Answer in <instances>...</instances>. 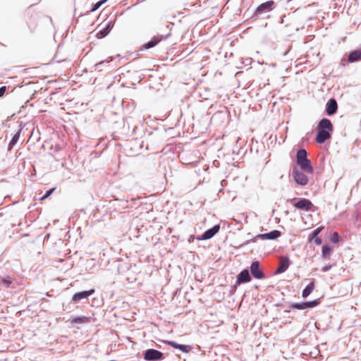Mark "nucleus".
Masks as SVG:
<instances>
[{"mask_svg": "<svg viewBox=\"0 0 361 361\" xmlns=\"http://www.w3.org/2000/svg\"><path fill=\"white\" fill-rule=\"evenodd\" d=\"M55 190V188H51L49 190H48L46 192H45V197H49L52 193Z\"/></svg>", "mask_w": 361, "mask_h": 361, "instance_id": "30", "label": "nucleus"}, {"mask_svg": "<svg viewBox=\"0 0 361 361\" xmlns=\"http://www.w3.org/2000/svg\"><path fill=\"white\" fill-rule=\"evenodd\" d=\"M322 227H319L314 229L310 234L311 238L314 240V242L316 245H319L322 243V240L318 237V235L322 230Z\"/></svg>", "mask_w": 361, "mask_h": 361, "instance_id": "22", "label": "nucleus"}, {"mask_svg": "<svg viewBox=\"0 0 361 361\" xmlns=\"http://www.w3.org/2000/svg\"><path fill=\"white\" fill-rule=\"evenodd\" d=\"M6 89L7 88L6 86L0 87V97H2L4 95L6 91Z\"/></svg>", "mask_w": 361, "mask_h": 361, "instance_id": "29", "label": "nucleus"}, {"mask_svg": "<svg viewBox=\"0 0 361 361\" xmlns=\"http://www.w3.org/2000/svg\"><path fill=\"white\" fill-rule=\"evenodd\" d=\"M104 62H105V61H100V62H99V63H96V64L94 65V68H95V69H98V68L100 67V66H102Z\"/></svg>", "mask_w": 361, "mask_h": 361, "instance_id": "35", "label": "nucleus"}, {"mask_svg": "<svg viewBox=\"0 0 361 361\" xmlns=\"http://www.w3.org/2000/svg\"><path fill=\"white\" fill-rule=\"evenodd\" d=\"M47 197H45V195H44L41 198L40 200H44L45 199H47Z\"/></svg>", "mask_w": 361, "mask_h": 361, "instance_id": "38", "label": "nucleus"}, {"mask_svg": "<svg viewBox=\"0 0 361 361\" xmlns=\"http://www.w3.org/2000/svg\"><path fill=\"white\" fill-rule=\"evenodd\" d=\"M286 18V16L285 15H283L281 17V23L283 24L284 23V18Z\"/></svg>", "mask_w": 361, "mask_h": 361, "instance_id": "36", "label": "nucleus"}, {"mask_svg": "<svg viewBox=\"0 0 361 361\" xmlns=\"http://www.w3.org/2000/svg\"><path fill=\"white\" fill-rule=\"evenodd\" d=\"M338 111V104L335 99L328 100L326 104V112L328 116L334 115Z\"/></svg>", "mask_w": 361, "mask_h": 361, "instance_id": "18", "label": "nucleus"}, {"mask_svg": "<svg viewBox=\"0 0 361 361\" xmlns=\"http://www.w3.org/2000/svg\"><path fill=\"white\" fill-rule=\"evenodd\" d=\"M250 272L252 277L255 279L262 280L267 278L259 262L257 260H254L251 262L250 266Z\"/></svg>", "mask_w": 361, "mask_h": 361, "instance_id": "4", "label": "nucleus"}, {"mask_svg": "<svg viewBox=\"0 0 361 361\" xmlns=\"http://www.w3.org/2000/svg\"><path fill=\"white\" fill-rule=\"evenodd\" d=\"M290 265V261L288 257H287V256L281 257L279 259V266L276 268V269L275 270L274 274H280L284 273L288 269Z\"/></svg>", "mask_w": 361, "mask_h": 361, "instance_id": "12", "label": "nucleus"}, {"mask_svg": "<svg viewBox=\"0 0 361 361\" xmlns=\"http://www.w3.org/2000/svg\"><path fill=\"white\" fill-rule=\"evenodd\" d=\"M346 56V62L348 63H353L361 61V50L356 49L350 51L345 54Z\"/></svg>", "mask_w": 361, "mask_h": 361, "instance_id": "11", "label": "nucleus"}, {"mask_svg": "<svg viewBox=\"0 0 361 361\" xmlns=\"http://www.w3.org/2000/svg\"><path fill=\"white\" fill-rule=\"evenodd\" d=\"M281 235V231L278 230H273L270 232L258 234L255 236L256 238H259L261 240H276Z\"/></svg>", "mask_w": 361, "mask_h": 361, "instance_id": "15", "label": "nucleus"}, {"mask_svg": "<svg viewBox=\"0 0 361 361\" xmlns=\"http://www.w3.org/2000/svg\"><path fill=\"white\" fill-rule=\"evenodd\" d=\"M171 35L170 33L166 35H157L153 37L149 42L145 43L142 45L143 49H149L154 47H155L159 42L161 40L166 39L169 36Z\"/></svg>", "mask_w": 361, "mask_h": 361, "instance_id": "10", "label": "nucleus"}, {"mask_svg": "<svg viewBox=\"0 0 361 361\" xmlns=\"http://www.w3.org/2000/svg\"><path fill=\"white\" fill-rule=\"evenodd\" d=\"M332 267V265L329 264V265H325L322 268V270L324 271V272H326L328 271H329Z\"/></svg>", "mask_w": 361, "mask_h": 361, "instance_id": "32", "label": "nucleus"}, {"mask_svg": "<svg viewBox=\"0 0 361 361\" xmlns=\"http://www.w3.org/2000/svg\"><path fill=\"white\" fill-rule=\"evenodd\" d=\"M252 281V276L248 269H244L236 276V286L249 283Z\"/></svg>", "mask_w": 361, "mask_h": 361, "instance_id": "8", "label": "nucleus"}, {"mask_svg": "<svg viewBox=\"0 0 361 361\" xmlns=\"http://www.w3.org/2000/svg\"><path fill=\"white\" fill-rule=\"evenodd\" d=\"M142 356L145 361H161L165 358V355L162 352L154 348L144 350Z\"/></svg>", "mask_w": 361, "mask_h": 361, "instance_id": "2", "label": "nucleus"}, {"mask_svg": "<svg viewBox=\"0 0 361 361\" xmlns=\"http://www.w3.org/2000/svg\"><path fill=\"white\" fill-rule=\"evenodd\" d=\"M95 290L94 288H91L87 290H82L80 292L75 293L72 297V301L75 303H78L82 300L87 299L90 295L94 294Z\"/></svg>", "mask_w": 361, "mask_h": 361, "instance_id": "9", "label": "nucleus"}, {"mask_svg": "<svg viewBox=\"0 0 361 361\" xmlns=\"http://www.w3.org/2000/svg\"><path fill=\"white\" fill-rule=\"evenodd\" d=\"M12 283V279L10 276H5L1 279L0 286L4 288H8Z\"/></svg>", "mask_w": 361, "mask_h": 361, "instance_id": "25", "label": "nucleus"}, {"mask_svg": "<svg viewBox=\"0 0 361 361\" xmlns=\"http://www.w3.org/2000/svg\"><path fill=\"white\" fill-rule=\"evenodd\" d=\"M340 240H341V237H340L339 234L336 232H334L332 234L331 241L334 243H338Z\"/></svg>", "mask_w": 361, "mask_h": 361, "instance_id": "27", "label": "nucleus"}, {"mask_svg": "<svg viewBox=\"0 0 361 361\" xmlns=\"http://www.w3.org/2000/svg\"><path fill=\"white\" fill-rule=\"evenodd\" d=\"M292 176L295 182L299 185L305 186L308 183L309 179L307 176L296 166L293 167Z\"/></svg>", "mask_w": 361, "mask_h": 361, "instance_id": "7", "label": "nucleus"}, {"mask_svg": "<svg viewBox=\"0 0 361 361\" xmlns=\"http://www.w3.org/2000/svg\"><path fill=\"white\" fill-rule=\"evenodd\" d=\"M108 0H100L95 4H93L91 6L90 12H94L97 9H99L104 4H105Z\"/></svg>", "mask_w": 361, "mask_h": 361, "instance_id": "26", "label": "nucleus"}, {"mask_svg": "<svg viewBox=\"0 0 361 361\" xmlns=\"http://www.w3.org/2000/svg\"><path fill=\"white\" fill-rule=\"evenodd\" d=\"M296 164L305 172L307 173H313L314 169L312 166L311 161L307 158V152L304 148H300L296 153Z\"/></svg>", "mask_w": 361, "mask_h": 361, "instance_id": "1", "label": "nucleus"}, {"mask_svg": "<svg viewBox=\"0 0 361 361\" xmlns=\"http://www.w3.org/2000/svg\"><path fill=\"white\" fill-rule=\"evenodd\" d=\"M314 289V281H312L309 284H307L302 291V297L304 298H307L310 293Z\"/></svg>", "mask_w": 361, "mask_h": 361, "instance_id": "23", "label": "nucleus"}, {"mask_svg": "<svg viewBox=\"0 0 361 361\" xmlns=\"http://www.w3.org/2000/svg\"><path fill=\"white\" fill-rule=\"evenodd\" d=\"M219 229H220V225L216 224L214 226H212V228L205 231L201 235L200 238H199L198 239L202 240H209V239L212 238V237H214L219 231Z\"/></svg>", "mask_w": 361, "mask_h": 361, "instance_id": "13", "label": "nucleus"}, {"mask_svg": "<svg viewBox=\"0 0 361 361\" xmlns=\"http://www.w3.org/2000/svg\"><path fill=\"white\" fill-rule=\"evenodd\" d=\"M331 252H332V248L329 245H323L322 247V258H324V259L329 258L331 256Z\"/></svg>", "mask_w": 361, "mask_h": 361, "instance_id": "24", "label": "nucleus"}, {"mask_svg": "<svg viewBox=\"0 0 361 361\" xmlns=\"http://www.w3.org/2000/svg\"><path fill=\"white\" fill-rule=\"evenodd\" d=\"M347 64H348L347 62H346V56H343L341 59V63H340V66H346Z\"/></svg>", "mask_w": 361, "mask_h": 361, "instance_id": "33", "label": "nucleus"}, {"mask_svg": "<svg viewBox=\"0 0 361 361\" xmlns=\"http://www.w3.org/2000/svg\"><path fill=\"white\" fill-rule=\"evenodd\" d=\"M130 266L128 263H124L118 266V272H123L125 270H128Z\"/></svg>", "mask_w": 361, "mask_h": 361, "instance_id": "28", "label": "nucleus"}, {"mask_svg": "<svg viewBox=\"0 0 361 361\" xmlns=\"http://www.w3.org/2000/svg\"><path fill=\"white\" fill-rule=\"evenodd\" d=\"M294 207L298 209L303 210L305 212L314 211V206L312 202L307 198H299L296 202L293 203Z\"/></svg>", "mask_w": 361, "mask_h": 361, "instance_id": "6", "label": "nucleus"}, {"mask_svg": "<svg viewBox=\"0 0 361 361\" xmlns=\"http://www.w3.org/2000/svg\"><path fill=\"white\" fill-rule=\"evenodd\" d=\"M250 241H251V242H252V243H255V238H253V239H252L251 240H247V241H246V242H245L244 243L241 244V245L238 247V248H241V247H243L244 245H247V244L249 243V242H250Z\"/></svg>", "mask_w": 361, "mask_h": 361, "instance_id": "34", "label": "nucleus"}, {"mask_svg": "<svg viewBox=\"0 0 361 361\" xmlns=\"http://www.w3.org/2000/svg\"><path fill=\"white\" fill-rule=\"evenodd\" d=\"M317 128L326 130L331 132L334 130V126L331 121L326 118H323L319 121Z\"/></svg>", "mask_w": 361, "mask_h": 361, "instance_id": "20", "label": "nucleus"}, {"mask_svg": "<svg viewBox=\"0 0 361 361\" xmlns=\"http://www.w3.org/2000/svg\"><path fill=\"white\" fill-rule=\"evenodd\" d=\"M320 303V299L317 298L310 301L291 303L290 307L299 310H307L318 306Z\"/></svg>", "mask_w": 361, "mask_h": 361, "instance_id": "5", "label": "nucleus"}, {"mask_svg": "<svg viewBox=\"0 0 361 361\" xmlns=\"http://www.w3.org/2000/svg\"><path fill=\"white\" fill-rule=\"evenodd\" d=\"M331 131L317 128V133L315 138L316 142L319 144L324 143L327 140L331 138Z\"/></svg>", "mask_w": 361, "mask_h": 361, "instance_id": "14", "label": "nucleus"}, {"mask_svg": "<svg viewBox=\"0 0 361 361\" xmlns=\"http://www.w3.org/2000/svg\"><path fill=\"white\" fill-rule=\"evenodd\" d=\"M238 286H236V282H235V284L231 286V290H230V293L231 294H234L236 292Z\"/></svg>", "mask_w": 361, "mask_h": 361, "instance_id": "31", "label": "nucleus"}, {"mask_svg": "<svg viewBox=\"0 0 361 361\" xmlns=\"http://www.w3.org/2000/svg\"><path fill=\"white\" fill-rule=\"evenodd\" d=\"M164 343L185 353H188L193 348L190 345L179 344L173 341H164Z\"/></svg>", "mask_w": 361, "mask_h": 361, "instance_id": "16", "label": "nucleus"}, {"mask_svg": "<svg viewBox=\"0 0 361 361\" xmlns=\"http://www.w3.org/2000/svg\"><path fill=\"white\" fill-rule=\"evenodd\" d=\"M22 126L20 124L18 128L15 130L13 135H12V138L10 140L8 145V151H11L14 146L16 145L18 141L19 140V138L20 137V134L22 133Z\"/></svg>", "mask_w": 361, "mask_h": 361, "instance_id": "17", "label": "nucleus"}, {"mask_svg": "<svg viewBox=\"0 0 361 361\" xmlns=\"http://www.w3.org/2000/svg\"><path fill=\"white\" fill-rule=\"evenodd\" d=\"M71 324H82L90 322V317L85 316H77L71 318L70 320Z\"/></svg>", "mask_w": 361, "mask_h": 361, "instance_id": "21", "label": "nucleus"}, {"mask_svg": "<svg viewBox=\"0 0 361 361\" xmlns=\"http://www.w3.org/2000/svg\"><path fill=\"white\" fill-rule=\"evenodd\" d=\"M113 61V58H112V57H109V58L108 59V60H106V62H107V63H109L110 61Z\"/></svg>", "mask_w": 361, "mask_h": 361, "instance_id": "37", "label": "nucleus"}, {"mask_svg": "<svg viewBox=\"0 0 361 361\" xmlns=\"http://www.w3.org/2000/svg\"><path fill=\"white\" fill-rule=\"evenodd\" d=\"M275 2L273 0H269L259 4L255 11L252 18L257 19L262 15L270 12L275 8Z\"/></svg>", "mask_w": 361, "mask_h": 361, "instance_id": "3", "label": "nucleus"}, {"mask_svg": "<svg viewBox=\"0 0 361 361\" xmlns=\"http://www.w3.org/2000/svg\"><path fill=\"white\" fill-rule=\"evenodd\" d=\"M114 24V21H112V20L109 21L106 24V25L97 33V35H96L98 39H102V38L105 37L106 36H107L108 34L111 30V29L113 28Z\"/></svg>", "mask_w": 361, "mask_h": 361, "instance_id": "19", "label": "nucleus"}]
</instances>
